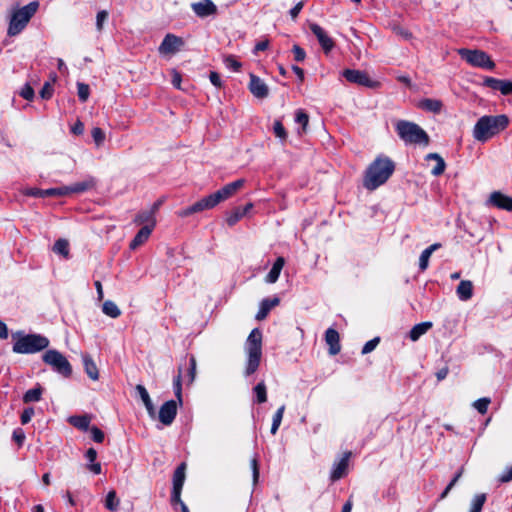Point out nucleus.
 Instances as JSON below:
<instances>
[{
    "label": "nucleus",
    "mask_w": 512,
    "mask_h": 512,
    "mask_svg": "<svg viewBox=\"0 0 512 512\" xmlns=\"http://www.w3.org/2000/svg\"><path fill=\"white\" fill-rule=\"evenodd\" d=\"M77 89H78V97L81 102H86L90 95V88L89 85L85 83L78 82L77 83Z\"/></svg>",
    "instance_id": "48"
},
{
    "label": "nucleus",
    "mask_w": 512,
    "mask_h": 512,
    "mask_svg": "<svg viewBox=\"0 0 512 512\" xmlns=\"http://www.w3.org/2000/svg\"><path fill=\"white\" fill-rule=\"evenodd\" d=\"M20 95L28 101H31L34 98V90L29 84H25L21 89Z\"/></svg>",
    "instance_id": "55"
},
{
    "label": "nucleus",
    "mask_w": 512,
    "mask_h": 512,
    "mask_svg": "<svg viewBox=\"0 0 512 512\" xmlns=\"http://www.w3.org/2000/svg\"><path fill=\"white\" fill-rule=\"evenodd\" d=\"M395 130L405 144L428 146L430 143L427 132L414 122L399 120L395 125Z\"/></svg>",
    "instance_id": "5"
},
{
    "label": "nucleus",
    "mask_w": 512,
    "mask_h": 512,
    "mask_svg": "<svg viewBox=\"0 0 512 512\" xmlns=\"http://www.w3.org/2000/svg\"><path fill=\"white\" fill-rule=\"evenodd\" d=\"M42 360L47 365L51 366L52 369L58 374L65 378H69L72 375V366L67 358L55 349L47 350L42 355Z\"/></svg>",
    "instance_id": "9"
},
{
    "label": "nucleus",
    "mask_w": 512,
    "mask_h": 512,
    "mask_svg": "<svg viewBox=\"0 0 512 512\" xmlns=\"http://www.w3.org/2000/svg\"><path fill=\"white\" fill-rule=\"evenodd\" d=\"M196 358L191 355L189 357L188 370H187V384H192L196 377Z\"/></svg>",
    "instance_id": "43"
},
{
    "label": "nucleus",
    "mask_w": 512,
    "mask_h": 512,
    "mask_svg": "<svg viewBox=\"0 0 512 512\" xmlns=\"http://www.w3.org/2000/svg\"><path fill=\"white\" fill-rule=\"evenodd\" d=\"M490 398H480L478 400H476L473 404V406L475 407V409L482 415L486 414L487 413V410H488V406L490 404Z\"/></svg>",
    "instance_id": "46"
},
{
    "label": "nucleus",
    "mask_w": 512,
    "mask_h": 512,
    "mask_svg": "<svg viewBox=\"0 0 512 512\" xmlns=\"http://www.w3.org/2000/svg\"><path fill=\"white\" fill-rule=\"evenodd\" d=\"M181 81H182V77H181V74L176 71V70H173L172 71V84L175 88L177 89H181Z\"/></svg>",
    "instance_id": "62"
},
{
    "label": "nucleus",
    "mask_w": 512,
    "mask_h": 512,
    "mask_svg": "<svg viewBox=\"0 0 512 512\" xmlns=\"http://www.w3.org/2000/svg\"><path fill=\"white\" fill-rule=\"evenodd\" d=\"M425 159L427 161L434 160L436 161L435 167L431 170V174L434 176H440L444 173L446 168V163L444 159L438 153H429L426 155Z\"/></svg>",
    "instance_id": "30"
},
{
    "label": "nucleus",
    "mask_w": 512,
    "mask_h": 512,
    "mask_svg": "<svg viewBox=\"0 0 512 512\" xmlns=\"http://www.w3.org/2000/svg\"><path fill=\"white\" fill-rule=\"evenodd\" d=\"M120 500L114 490H111L106 495L105 508L109 511H116L119 507Z\"/></svg>",
    "instance_id": "37"
},
{
    "label": "nucleus",
    "mask_w": 512,
    "mask_h": 512,
    "mask_svg": "<svg viewBox=\"0 0 512 512\" xmlns=\"http://www.w3.org/2000/svg\"><path fill=\"white\" fill-rule=\"evenodd\" d=\"M53 251L66 259L69 258V242L63 238L56 240L53 245Z\"/></svg>",
    "instance_id": "35"
},
{
    "label": "nucleus",
    "mask_w": 512,
    "mask_h": 512,
    "mask_svg": "<svg viewBox=\"0 0 512 512\" xmlns=\"http://www.w3.org/2000/svg\"><path fill=\"white\" fill-rule=\"evenodd\" d=\"M351 456V452L344 453L343 457L340 461L334 464V467L330 474V479L332 482L340 480L347 474L349 458Z\"/></svg>",
    "instance_id": "18"
},
{
    "label": "nucleus",
    "mask_w": 512,
    "mask_h": 512,
    "mask_svg": "<svg viewBox=\"0 0 512 512\" xmlns=\"http://www.w3.org/2000/svg\"><path fill=\"white\" fill-rule=\"evenodd\" d=\"M284 265H285V259L283 257H278L275 260L271 270L266 275L265 281L267 283H275L278 280L281 270L283 269Z\"/></svg>",
    "instance_id": "25"
},
{
    "label": "nucleus",
    "mask_w": 512,
    "mask_h": 512,
    "mask_svg": "<svg viewBox=\"0 0 512 512\" xmlns=\"http://www.w3.org/2000/svg\"><path fill=\"white\" fill-rule=\"evenodd\" d=\"M457 52L462 59L474 67L488 70H492L495 67V63L491 60L490 56L482 50L461 48Z\"/></svg>",
    "instance_id": "10"
},
{
    "label": "nucleus",
    "mask_w": 512,
    "mask_h": 512,
    "mask_svg": "<svg viewBox=\"0 0 512 512\" xmlns=\"http://www.w3.org/2000/svg\"><path fill=\"white\" fill-rule=\"evenodd\" d=\"M284 411L285 405H282L277 409L276 413L274 414L271 426V434L275 435L277 433L283 419Z\"/></svg>",
    "instance_id": "40"
},
{
    "label": "nucleus",
    "mask_w": 512,
    "mask_h": 512,
    "mask_svg": "<svg viewBox=\"0 0 512 512\" xmlns=\"http://www.w3.org/2000/svg\"><path fill=\"white\" fill-rule=\"evenodd\" d=\"M136 391L138 392L141 400L143 401V404H144L149 416L152 418L155 417V414H156L155 407L152 403V400H151L146 388L143 385L138 384L136 386Z\"/></svg>",
    "instance_id": "24"
},
{
    "label": "nucleus",
    "mask_w": 512,
    "mask_h": 512,
    "mask_svg": "<svg viewBox=\"0 0 512 512\" xmlns=\"http://www.w3.org/2000/svg\"><path fill=\"white\" fill-rule=\"evenodd\" d=\"M53 94V87L49 82L44 83L42 89L40 90V96L42 99H50Z\"/></svg>",
    "instance_id": "54"
},
{
    "label": "nucleus",
    "mask_w": 512,
    "mask_h": 512,
    "mask_svg": "<svg viewBox=\"0 0 512 512\" xmlns=\"http://www.w3.org/2000/svg\"><path fill=\"white\" fill-rule=\"evenodd\" d=\"M39 8L38 1H32L24 7L16 10L10 19L8 27V35H18L29 23L30 19L34 16Z\"/></svg>",
    "instance_id": "8"
},
{
    "label": "nucleus",
    "mask_w": 512,
    "mask_h": 512,
    "mask_svg": "<svg viewBox=\"0 0 512 512\" xmlns=\"http://www.w3.org/2000/svg\"><path fill=\"white\" fill-rule=\"evenodd\" d=\"M186 463L182 462L180 465L177 466L173 473V488L176 490H182L185 478H186Z\"/></svg>",
    "instance_id": "26"
},
{
    "label": "nucleus",
    "mask_w": 512,
    "mask_h": 512,
    "mask_svg": "<svg viewBox=\"0 0 512 512\" xmlns=\"http://www.w3.org/2000/svg\"><path fill=\"white\" fill-rule=\"evenodd\" d=\"M304 6L303 2L297 3L291 10H290V16L292 19H296L301 12L302 8Z\"/></svg>",
    "instance_id": "64"
},
{
    "label": "nucleus",
    "mask_w": 512,
    "mask_h": 512,
    "mask_svg": "<svg viewBox=\"0 0 512 512\" xmlns=\"http://www.w3.org/2000/svg\"><path fill=\"white\" fill-rule=\"evenodd\" d=\"M173 389L175 400L166 401L159 409L158 419L159 421L165 425L169 426L173 423L177 415V402L182 405V371L181 368L178 370V374L174 377L173 380Z\"/></svg>",
    "instance_id": "6"
},
{
    "label": "nucleus",
    "mask_w": 512,
    "mask_h": 512,
    "mask_svg": "<svg viewBox=\"0 0 512 512\" xmlns=\"http://www.w3.org/2000/svg\"><path fill=\"white\" fill-rule=\"evenodd\" d=\"M43 389L38 384L36 387L29 389L23 396L24 403L38 402L41 399Z\"/></svg>",
    "instance_id": "34"
},
{
    "label": "nucleus",
    "mask_w": 512,
    "mask_h": 512,
    "mask_svg": "<svg viewBox=\"0 0 512 512\" xmlns=\"http://www.w3.org/2000/svg\"><path fill=\"white\" fill-rule=\"evenodd\" d=\"M394 170L395 163L389 157L377 156L364 173L363 186L370 191L377 189L388 181Z\"/></svg>",
    "instance_id": "2"
},
{
    "label": "nucleus",
    "mask_w": 512,
    "mask_h": 512,
    "mask_svg": "<svg viewBox=\"0 0 512 512\" xmlns=\"http://www.w3.org/2000/svg\"><path fill=\"white\" fill-rule=\"evenodd\" d=\"M489 202L491 205L506 211H512V197H509L500 191H494L490 194Z\"/></svg>",
    "instance_id": "19"
},
{
    "label": "nucleus",
    "mask_w": 512,
    "mask_h": 512,
    "mask_svg": "<svg viewBox=\"0 0 512 512\" xmlns=\"http://www.w3.org/2000/svg\"><path fill=\"white\" fill-rule=\"evenodd\" d=\"M463 470H464V468L461 467L459 469V471L455 474V476L452 478V480L449 482V484L446 486V488L440 495L441 500L446 498L447 495L449 494V492L451 491V489L456 485V483L458 482V480L461 478V476L463 474Z\"/></svg>",
    "instance_id": "44"
},
{
    "label": "nucleus",
    "mask_w": 512,
    "mask_h": 512,
    "mask_svg": "<svg viewBox=\"0 0 512 512\" xmlns=\"http://www.w3.org/2000/svg\"><path fill=\"white\" fill-rule=\"evenodd\" d=\"M88 188H89V184H87L86 182H80V183H76L72 187L68 188V193L69 192H76V193L83 192V191H86Z\"/></svg>",
    "instance_id": "60"
},
{
    "label": "nucleus",
    "mask_w": 512,
    "mask_h": 512,
    "mask_svg": "<svg viewBox=\"0 0 512 512\" xmlns=\"http://www.w3.org/2000/svg\"><path fill=\"white\" fill-rule=\"evenodd\" d=\"M102 311L105 315L111 318H118L121 315L119 307L111 300H107L103 303Z\"/></svg>",
    "instance_id": "36"
},
{
    "label": "nucleus",
    "mask_w": 512,
    "mask_h": 512,
    "mask_svg": "<svg viewBox=\"0 0 512 512\" xmlns=\"http://www.w3.org/2000/svg\"><path fill=\"white\" fill-rule=\"evenodd\" d=\"M209 79H210V82L215 87H217V88H221L222 87V80L220 78V75L217 72H215V71L210 72Z\"/></svg>",
    "instance_id": "61"
},
{
    "label": "nucleus",
    "mask_w": 512,
    "mask_h": 512,
    "mask_svg": "<svg viewBox=\"0 0 512 512\" xmlns=\"http://www.w3.org/2000/svg\"><path fill=\"white\" fill-rule=\"evenodd\" d=\"M244 217L243 212L241 211V206L233 208L229 213H227L226 222L228 226H234L238 221H240Z\"/></svg>",
    "instance_id": "39"
},
{
    "label": "nucleus",
    "mask_w": 512,
    "mask_h": 512,
    "mask_svg": "<svg viewBox=\"0 0 512 512\" xmlns=\"http://www.w3.org/2000/svg\"><path fill=\"white\" fill-rule=\"evenodd\" d=\"M12 438L17 443V445L20 447L23 445V443L25 441V434L21 428H18L13 431Z\"/></svg>",
    "instance_id": "56"
},
{
    "label": "nucleus",
    "mask_w": 512,
    "mask_h": 512,
    "mask_svg": "<svg viewBox=\"0 0 512 512\" xmlns=\"http://www.w3.org/2000/svg\"><path fill=\"white\" fill-rule=\"evenodd\" d=\"M246 352L247 365L245 374L250 376L257 371L262 356V333L258 328L250 332L246 341Z\"/></svg>",
    "instance_id": "7"
},
{
    "label": "nucleus",
    "mask_w": 512,
    "mask_h": 512,
    "mask_svg": "<svg viewBox=\"0 0 512 512\" xmlns=\"http://www.w3.org/2000/svg\"><path fill=\"white\" fill-rule=\"evenodd\" d=\"M292 52L294 54V59L297 62H303L306 58V52L299 45H293Z\"/></svg>",
    "instance_id": "51"
},
{
    "label": "nucleus",
    "mask_w": 512,
    "mask_h": 512,
    "mask_svg": "<svg viewBox=\"0 0 512 512\" xmlns=\"http://www.w3.org/2000/svg\"><path fill=\"white\" fill-rule=\"evenodd\" d=\"M309 27L311 32L316 36L324 53L329 54L335 46L334 40L326 33V31L320 25L316 23H311Z\"/></svg>",
    "instance_id": "13"
},
{
    "label": "nucleus",
    "mask_w": 512,
    "mask_h": 512,
    "mask_svg": "<svg viewBox=\"0 0 512 512\" xmlns=\"http://www.w3.org/2000/svg\"><path fill=\"white\" fill-rule=\"evenodd\" d=\"M153 229L152 227H149V225L143 226L135 235V237L130 242V249L135 250L139 246L143 245L150 237Z\"/></svg>",
    "instance_id": "22"
},
{
    "label": "nucleus",
    "mask_w": 512,
    "mask_h": 512,
    "mask_svg": "<svg viewBox=\"0 0 512 512\" xmlns=\"http://www.w3.org/2000/svg\"><path fill=\"white\" fill-rule=\"evenodd\" d=\"M499 481L502 483H507L512 481V466L506 469L499 477Z\"/></svg>",
    "instance_id": "63"
},
{
    "label": "nucleus",
    "mask_w": 512,
    "mask_h": 512,
    "mask_svg": "<svg viewBox=\"0 0 512 512\" xmlns=\"http://www.w3.org/2000/svg\"><path fill=\"white\" fill-rule=\"evenodd\" d=\"M243 179H238L234 182H231L229 184H226L221 189L217 190L216 192L200 199L199 201L195 202L193 205L181 209L177 212V215L181 218L188 217L194 213L201 212L206 209H212L216 205H218L220 202L225 201L232 197L240 188L244 185Z\"/></svg>",
    "instance_id": "1"
},
{
    "label": "nucleus",
    "mask_w": 512,
    "mask_h": 512,
    "mask_svg": "<svg viewBox=\"0 0 512 512\" xmlns=\"http://www.w3.org/2000/svg\"><path fill=\"white\" fill-rule=\"evenodd\" d=\"M183 45L184 41L181 37L169 33L164 37L158 51L163 55L175 54Z\"/></svg>",
    "instance_id": "12"
},
{
    "label": "nucleus",
    "mask_w": 512,
    "mask_h": 512,
    "mask_svg": "<svg viewBox=\"0 0 512 512\" xmlns=\"http://www.w3.org/2000/svg\"><path fill=\"white\" fill-rule=\"evenodd\" d=\"M484 84L493 90L500 91L503 95L512 94V81L486 77Z\"/></svg>",
    "instance_id": "17"
},
{
    "label": "nucleus",
    "mask_w": 512,
    "mask_h": 512,
    "mask_svg": "<svg viewBox=\"0 0 512 512\" xmlns=\"http://www.w3.org/2000/svg\"><path fill=\"white\" fill-rule=\"evenodd\" d=\"M487 496L485 493L476 494L471 502L469 512H481L486 502Z\"/></svg>",
    "instance_id": "38"
},
{
    "label": "nucleus",
    "mask_w": 512,
    "mask_h": 512,
    "mask_svg": "<svg viewBox=\"0 0 512 512\" xmlns=\"http://www.w3.org/2000/svg\"><path fill=\"white\" fill-rule=\"evenodd\" d=\"M295 122L301 125L302 132H305L309 123V115L304 110L298 109L295 113Z\"/></svg>",
    "instance_id": "41"
},
{
    "label": "nucleus",
    "mask_w": 512,
    "mask_h": 512,
    "mask_svg": "<svg viewBox=\"0 0 512 512\" xmlns=\"http://www.w3.org/2000/svg\"><path fill=\"white\" fill-rule=\"evenodd\" d=\"M379 342H380V338L379 337H375V338L369 340L368 342H366L364 344L361 353L363 355H365V354H368V353L372 352L377 347Z\"/></svg>",
    "instance_id": "50"
},
{
    "label": "nucleus",
    "mask_w": 512,
    "mask_h": 512,
    "mask_svg": "<svg viewBox=\"0 0 512 512\" xmlns=\"http://www.w3.org/2000/svg\"><path fill=\"white\" fill-rule=\"evenodd\" d=\"M433 326L432 322H421L412 327V329L409 332V338L412 341H417L422 335L428 332L429 329H431Z\"/></svg>",
    "instance_id": "29"
},
{
    "label": "nucleus",
    "mask_w": 512,
    "mask_h": 512,
    "mask_svg": "<svg viewBox=\"0 0 512 512\" xmlns=\"http://www.w3.org/2000/svg\"><path fill=\"white\" fill-rule=\"evenodd\" d=\"M91 417L89 415H75L68 419V422L75 428L86 431L89 429Z\"/></svg>",
    "instance_id": "32"
},
{
    "label": "nucleus",
    "mask_w": 512,
    "mask_h": 512,
    "mask_svg": "<svg viewBox=\"0 0 512 512\" xmlns=\"http://www.w3.org/2000/svg\"><path fill=\"white\" fill-rule=\"evenodd\" d=\"M249 90L250 92L259 99H264L269 95V88L265 84V82L258 76L254 74H250V82H249Z\"/></svg>",
    "instance_id": "15"
},
{
    "label": "nucleus",
    "mask_w": 512,
    "mask_h": 512,
    "mask_svg": "<svg viewBox=\"0 0 512 512\" xmlns=\"http://www.w3.org/2000/svg\"><path fill=\"white\" fill-rule=\"evenodd\" d=\"M509 125L508 116L485 115L478 119L473 129V137L480 142H486L493 136L505 130Z\"/></svg>",
    "instance_id": "3"
},
{
    "label": "nucleus",
    "mask_w": 512,
    "mask_h": 512,
    "mask_svg": "<svg viewBox=\"0 0 512 512\" xmlns=\"http://www.w3.org/2000/svg\"><path fill=\"white\" fill-rule=\"evenodd\" d=\"M418 108L427 112L439 114L442 111L443 102L438 99L425 98L419 101Z\"/></svg>",
    "instance_id": "23"
},
{
    "label": "nucleus",
    "mask_w": 512,
    "mask_h": 512,
    "mask_svg": "<svg viewBox=\"0 0 512 512\" xmlns=\"http://www.w3.org/2000/svg\"><path fill=\"white\" fill-rule=\"evenodd\" d=\"M343 76L348 82L358 84L360 86L374 88L379 85L378 82L371 80L369 75L364 71L345 69L343 71Z\"/></svg>",
    "instance_id": "11"
},
{
    "label": "nucleus",
    "mask_w": 512,
    "mask_h": 512,
    "mask_svg": "<svg viewBox=\"0 0 512 512\" xmlns=\"http://www.w3.org/2000/svg\"><path fill=\"white\" fill-rule=\"evenodd\" d=\"M456 293L460 300L467 301L473 296V284L469 280H462L458 286Z\"/></svg>",
    "instance_id": "27"
},
{
    "label": "nucleus",
    "mask_w": 512,
    "mask_h": 512,
    "mask_svg": "<svg viewBox=\"0 0 512 512\" xmlns=\"http://www.w3.org/2000/svg\"><path fill=\"white\" fill-rule=\"evenodd\" d=\"M67 194H68L67 187L49 188V189L32 188L27 192V195H29V196L40 197V198L64 196Z\"/></svg>",
    "instance_id": "20"
},
{
    "label": "nucleus",
    "mask_w": 512,
    "mask_h": 512,
    "mask_svg": "<svg viewBox=\"0 0 512 512\" xmlns=\"http://www.w3.org/2000/svg\"><path fill=\"white\" fill-rule=\"evenodd\" d=\"M441 247L440 243H434L422 251L419 258V268L421 271H425L429 265V259L432 253Z\"/></svg>",
    "instance_id": "31"
},
{
    "label": "nucleus",
    "mask_w": 512,
    "mask_h": 512,
    "mask_svg": "<svg viewBox=\"0 0 512 512\" xmlns=\"http://www.w3.org/2000/svg\"><path fill=\"white\" fill-rule=\"evenodd\" d=\"M91 135L97 147H100L104 143L105 133L101 128L94 127L91 131Z\"/></svg>",
    "instance_id": "47"
},
{
    "label": "nucleus",
    "mask_w": 512,
    "mask_h": 512,
    "mask_svg": "<svg viewBox=\"0 0 512 512\" xmlns=\"http://www.w3.org/2000/svg\"><path fill=\"white\" fill-rule=\"evenodd\" d=\"M181 492H182V490L172 489L170 501H171L172 506L179 504L180 508L182 509V503H184V502L181 500Z\"/></svg>",
    "instance_id": "57"
},
{
    "label": "nucleus",
    "mask_w": 512,
    "mask_h": 512,
    "mask_svg": "<svg viewBox=\"0 0 512 512\" xmlns=\"http://www.w3.org/2000/svg\"><path fill=\"white\" fill-rule=\"evenodd\" d=\"M134 222L138 225H141L143 223H150L149 227H152V229H154V227H155L154 211H143V212L138 213L135 216Z\"/></svg>",
    "instance_id": "33"
},
{
    "label": "nucleus",
    "mask_w": 512,
    "mask_h": 512,
    "mask_svg": "<svg viewBox=\"0 0 512 512\" xmlns=\"http://www.w3.org/2000/svg\"><path fill=\"white\" fill-rule=\"evenodd\" d=\"M108 18V12L106 10H101L97 13L96 16V27L98 31H101L103 28V23Z\"/></svg>",
    "instance_id": "53"
},
{
    "label": "nucleus",
    "mask_w": 512,
    "mask_h": 512,
    "mask_svg": "<svg viewBox=\"0 0 512 512\" xmlns=\"http://www.w3.org/2000/svg\"><path fill=\"white\" fill-rule=\"evenodd\" d=\"M90 432H91L92 439L96 443H102L104 441V438H105L104 433L97 426H92L90 428Z\"/></svg>",
    "instance_id": "52"
},
{
    "label": "nucleus",
    "mask_w": 512,
    "mask_h": 512,
    "mask_svg": "<svg viewBox=\"0 0 512 512\" xmlns=\"http://www.w3.org/2000/svg\"><path fill=\"white\" fill-rule=\"evenodd\" d=\"M191 9L199 18L214 16L218 13L217 6L211 0H200L191 4Z\"/></svg>",
    "instance_id": "14"
},
{
    "label": "nucleus",
    "mask_w": 512,
    "mask_h": 512,
    "mask_svg": "<svg viewBox=\"0 0 512 512\" xmlns=\"http://www.w3.org/2000/svg\"><path fill=\"white\" fill-rule=\"evenodd\" d=\"M251 468L253 474V483L256 484L259 479V465L256 457L252 458L251 460Z\"/></svg>",
    "instance_id": "59"
},
{
    "label": "nucleus",
    "mask_w": 512,
    "mask_h": 512,
    "mask_svg": "<svg viewBox=\"0 0 512 512\" xmlns=\"http://www.w3.org/2000/svg\"><path fill=\"white\" fill-rule=\"evenodd\" d=\"M15 342L12 350L18 354H33L46 349L49 346V339L40 334H24L17 331L12 334Z\"/></svg>",
    "instance_id": "4"
},
{
    "label": "nucleus",
    "mask_w": 512,
    "mask_h": 512,
    "mask_svg": "<svg viewBox=\"0 0 512 512\" xmlns=\"http://www.w3.org/2000/svg\"><path fill=\"white\" fill-rule=\"evenodd\" d=\"M33 415H34L33 408L29 407V408L24 409V411L21 414V423L23 425L29 423L30 420L32 419Z\"/></svg>",
    "instance_id": "58"
},
{
    "label": "nucleus",
    "mask_w": 512,
    "mask_h": 512,
    "mask_svg": "<svg viewBox=\"0 0 512 512\" xmlns=\"http://www.w3.org/2000/svg\"><path fill=\"white\" fill-rule=\"evenodd\" d=\"M224 64L228 69L238 71L241 68V63L232 55H228L224 58Z\"/></svg>",
    "instance_id": "49"
},
{
    "label": "nucleus",
    "mask_w": 512,
    "mask_h": 512,
    "mask_svg": "<svg viewBox=\"0 0 512 512\" xmlns=\"http://www.w3.org/2000/svg\"><path fill=\"white\" fill-rule=\"evenodd\" d=\"M325 342L329 346L328 353L330 355L334 356L340 353V335L336 329L330 327L325 331Z\"/></svg>",
    "instance_id": "16"
},
{
    "label": "nucleus",
    "mask_w": 512,
    "mask_h": 512,
    "mask_svg": "<svg viewBox=\"0 0 512 512\" xmlns=\"http://www.w3.org/2000/svg\"><path fill=\"white\" fill-rule=\"evenodd\" d=\"M273 132L276 137L281 139L282 141H285L287 139V132L282 124L281 120H275L273 124Z\"/></svg>",
    "instance_id": "45"
},
{
    "label": "nucleus",
    "mask_w": 512,
    "mask_h": 512,
    "mask_svg": "<svg viewBox=\"0 0 512 512\" xmlns=\"http://www.w3.org/2000/svg\"><path fill=\"white\" fill-rule=\"evenodd\" d=\"M280 303V299L278 297H273V298H265L263 299L261 302H260V306H259V310L255 316V318L258 320V321H261V320H264L269 312L271 311V309H273L274 307L278 306Z\"/></svg>",
    "instance_id": "21"
},
{
    "label": "nucleus",
    "mask_w": 512,
    "mask_h": 512,
    "mask_svg": "<svg viewBox=\"0 0 512 512\" xmlns=\"http://www.w3.org/2000/svg\"><path fill=\"white\" fill-rule=\"evenodd\" d=\"M82 359H83L84 369H85V372L88 375V377L94 381L98 380L99 379L98 368H97L95 362L93 361L92 357L89 354H84L82 356Z\"/></svg>",
    "instance_id": "28"
},
{
    "label": "nucleus",
    "mask_w": 512,
    "mask_h": 512,
    "mask_svg": "<svg viewBox=\"0 0 512 512\" xmlns=\"http://www.w3.org/2000/svg\"><path fill=\"white\" fill-rule=\"evenodd\" d=\"M254 392L256 394V401L261 404L267 401V390L264 382L258 383L254 387Z\"/></svg>",
    "instance_id": "42"
}]
</instances>
